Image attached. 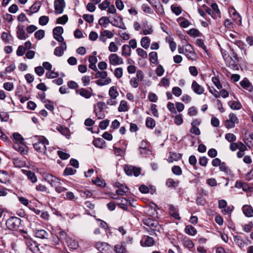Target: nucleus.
<instances>
[{
	"instance_id": "obj_22",
	"label": "nucleus",
	"mask_w": 253,
	"mask_h": 253,
	"mask_svg": "<svg viewBox=\"0 0 253 253\" xmlns=\"http://www.w3.org/2000/svg\"><path fill=\"white\" fill-rule=\"evenodd\" d=\"M182 242L183 246L191 250L194 247V245L192 241L186 237H184L182 239Z\"/></svg>"
},
{
	"instance_id": "obj_1",
	"label": "nucleus",
	"mask_w": 253,
	"mask_h": 253,
	"mask_svg": "<svg viewBox=\"0 0 253 253\" xmlns=\"http://www.w3.org/2000/svg\"><path fill=\"white\" fill-rule=\"evenodd\" d=\"M143 224L147 226L146 230L151 235H156V232H160L161 226L158 221L150 217H145L142 219Z\"/></svg>"
},
{
	"instance_id": "obj_13",
	"label": "nucleus",
	"mask_w": 253,
	"mask_h": 253,
	"mask_svg": "<svg viewBox=\"0 0 253 253\" xmlns=\"http://www.w3.org/2000/svg\"><path fill=\"white\" fill-rule=\"evenodd\" d=\"M191 88L195 93L199 95L203 94L205 91L204 88L199 84L195 81H193Z\"/></svg>"
},
{
	"instance_id": "obj_10",
	"label": "nucleus",
	"mask_w": 253,
	"mask_h": 253,
	"mask_svg": "<svg viewBox=\"0 0 253 253\" xmlns=\"http://www.w3.org/2000/svg\"><path fill=\"white\" fill-rule=\"evenodd\" d=\"M131 204L130 200L126 198H121L117 203L118 206L124 210H127L128 205Z\"/></svg>"
},
{
	"instance_id": "obj_5",
	"label": "nucleus",
	"mask_w": 253,
	"mask_h": 253,
	"mask_svg": "<svg viewBox=\"0 0 253 253\" xmlns=\"http://www.w3.org/2000/svg\"><path fill=\"white\" fill-rule=\"evenodd\" d=\"M238 123V119L234 113L229 115V119L225 122V126L227 128H232L235 127V124Z\"/></svg>"
},
{
	"instance_id": "obj_2",
	"label": "nucleus",
	"mask_w": 253,
	"mask_h": 253,
	"mask_svg": "<svg viewBox=\"0 0 253 253\" xmlns=\"http://www.w3.org/2000/svg\"><path fill=\"white\" fill-rule=\"evenodd\" d=\"M38 142L33 144L34 149L38 152L45 153L46 151V145H49L48 140L43 136H36Z\"/></svg>"
},
{
	"instance_id": "obj_53",
	"label": "nucleus",
	"mask_w": 253,
	"mask_h": 253,
	"mask_svg": "<svg viewBox=\"0 0 253 253\" xmlns=\"http://www.w3.org/2000/svg\"><path fill=\"white\" fill-rule=\"evenodd\" d=\"M171 10L176 15H179L182 12L181 8L180 6H176L174 5H171Z\"/></svg>"
},
{
	"instance_id": "obj_64",
	"label": "nucleus",
	"mask_w": 253,
	"mask_h": 253,
	"mask_svg": "<svg viewBox=\"0 0 253 253\" xmlns=\"http://www.w3.org/2000/svg\"><path fill=\"white\" fill-rule=\"evenodd\" d=\"M142 9L144 12L149 14H152L153 13V10L147 4H143L142 5Z\"/></svg>"
},
{
	"instance_id": "obj_44",
	"label": "nucleus",
	"mask_w": 253,
	"mask_h": 253,
	"mask_svg": "<svg viewBox=\"0 0 253 253\" xmlns=\"http://www.w3.org/2000/svg\"><path fill=\"white\" fill-rule=\"evenodd\" d=\"M127 110V103L125 100H122L118 108L119 112H125Z\"/></svg>"
},
{
	"instance_id": "obj_27",
	"label": "nucleus",
	"mask_w": 253,
	"mask_h": 253,
	"mask_svg": "<svg viewBox=\"0 0 253 253\" xmlns=\"http://www.w3.org/2000/svg\"><path fill=\"white\" fill-rule=\"evenodd\" d=\"M115 251L116 253H125L126 252V244L123 242L115 246Z\"/></svg>"
},
{
	"instance_id": "obj_12",
	"label": "nucleus",
	"mask_w": 253,
	"mask_h": 253,
	"mask_svg": "<svg viewBox=\"0 0 253 253\" xmlns=\"http://www.w3.org/2000/svg\"><path fill=\"white\" fill-rule=\"evenodd\" d=\"M89 89L90 90V91L87 90L86 89L84 88H81L80 89H77L76 90V93L77 94H80L82 97L88 99L91 97V92L92 91L91 88L90 87Z\"/></svg>"
},
{
	"instance_id": "obj_20",
	"label": "nucleus",
	"mask_w": 253,
	"mask_h": 253,
	"mask_svg": "<svg viewBox=\"0 0 253 253\" xmlns=\"http://www.w3.org/2000/svg\"><path fill=\"white\" fill-rule=\"evenodd\" d=\"M181 157L182 155L180 153L169 152V156L168 157V161L169 163H172L173 161L179 160Z\"/></svg>"
},
{
	"instance_id": "obj_9",
	"label": "nucleus",
	"mask_w": 253,
	"mask_h": 253,
	"mask_svg": "<svg viewBox=\"0 0 253 253\" xmlns=\"http://www.w3.org/2000/svg\"><path fill=\"white\" fill-rule=\"evenodd\" d=\"M45 179L51 186L55 187L58 184L60 183V179L52 174H46Z\"/></svg>"
},
{
	"instance_id": "obj_54",
	"label": "nucleus",
	"mask_w": 253,
	"mask_h": 253,
	"mask_svg": "<svg viewBox=\"0 0 253 253\" xmlns=\"http://www.w3.org/2000/svg\"><path fill=\"white\" fill-rule=\"evenodd\" d=\"M101 33L104 37H107L108 39L112 38L114 35L113 32L107 30H104L102 31L101 32Z\"/></svg>"
},
{
	"instance_id": "obj_63",
	"label": "nucleus",
	"mask_w": 253,
	"mask_h": 253,
	"mask_svg": "<svg viewBox=\"0 0 253 253\" xmlns=\"http://www.w3.org/2000/svg\"><path fill=\"white\" fill-rule=\"evenodd\" d=\"M230 106L233 110H239L241 107V104L239 102L234 101L230 105Z\"/></svg>"
},
{
	"instance_id": "obj_4",
	"label": "nucleus",
	"mask_w": 253,
	"mask_h": 253,
	"mask_svg": "<svg viewBox=\"0 0 253 253\" xmlns=\"http://www.w3.org/2000/svg\"><path fill=\"white\" fill-rule=\"evenodd\" d=\"M126 173L127 175L138 176L141 172V169L132 166H126L124 168Z\"/></svg>"
},
{
	"instance_id": "obj_40",
	"label": "nucleus",
	"mask_w": 253,
	"mask_h": 253,
	"mask_svg": "<svg viewBox=\"0 0 253 253\" xmlns=\"http://www.w3.org/2000/svg\"><path fill=\"white\" fill-rule=\"evenodd\" d=\"M111 82V79L110 78H106L105 80L103 79H99L96 81V83L97 85L100 86H103L109 84Z\"/></svg>"
},
{
	"instance_id": "obj_21",
	"label": "nucleus",
	"mask_w": 253,
	"mask_h": 253,
	"mask_svg": "<svg viewBox=\"0 0 253 253\" xmlns=\"http://www.w3.org/2000/svg\"><path fill=\"white\" fill-rule=\"evenodd\" d=\"M23 172L32 183H36L37 181V176L34 172L27 170H23Z\"/></svg>"
},
{
	"instance_id": "obj_48",
	"label": "nucleus",
	"mask_w": 253,
	"mask_h": 253,
	"mask_svg": "<svg viewBox=\"0 0 253 253\" xmlns=\"http://www.w3.org/2000/svg\"><path fill=\"white\" fill-rule=\"evenodd\" d=\"M68 20V18L67 15H64L61 17L58 18L56 20V23L57 24H65Z\"/></svg>"
},
{
	"instance_id": "obj_23",
	"label": "nucleus",
	"mask_w": 253,
	"mask_h": 253,
	"mask_svg": "<svg viewBox=\"0 0 253 253\" xmlns=\"http://www.w3.org/2000/svg\"><path fill=\"white\" fill-rule=\"evenodd\" d=\"M66 243L67 246L71 249L75 250L78 247V242L71 238L67 237L66 238Z\"/></svg>"
},
{
	"instance_id": "obj_32",
	"label": "nucleus",
	"mask_w": 253,
	"mask_h": 253,
	"mask_svg": "<svg viewBox=\"0 0 253 253\" xmlns=\"http://www.w3.org/2000/svg\"><path fill=\"white\" fill-rule=\"evenodd\" d=\"M109 95L112 99H116L119 95V92L117 90L115 86H112L110 88L109 91Z\"/></svg>"
},
{
	"instance_id": "obj_46",
	"label": "nucleus",
	"mask_w": 253,
	"mask_h": 253,
	"mask_svg": "<svg viewBox=\"0 0 253 253\" xmlns=\"http://www.w3.org/2000/svg\"><path fill=\"white\" fill-rule=\"evenodd\" d=\"M49 21V18L46 16H42L39 18V24L42 26L46 25Z\"/></svg>"
},
{
	"instance_id": "obj_17",
	"label": "nucleus",
	"mask_w": 253,
	"mask_h": 253,
	"mask_svg": "<svg viewBox=\"0 0 253 253\" xmlns=\"http://www.w3.org/2000/svg\"><path fill=\"white\" fill-rule=\"evenodd\" d=\"M149 2L155 8V11L157 14L162 16L165 15L164 8L160 2L158 4H155L156 2L154 3L150 0H149Z\"/></svg>"
},
{
	"instance_id": "obj_26",
	"label": "nucleus",
	"mask_w": 253,
	"mask_h": 253,
	"mask_svg": "<svg viewBox=\"0 0 253 253\" xmlns=\"http://www.w3.org/2000/svg\"><path fill=\"white\" fill-rule=\"evenodd\" d=\"M35 236L41 239H47L48 234L44 230H38L35 231Z\"/></svg>"
},
{
	"instance_id": "obj_47",
	"label": "nucleus",
	"mask_w": 253,
	"mask_h": 253,
	"mask_svg": "<svg viewBox=\"0 0 253 253\" xmlns=\"http://www.w3.org/2000/svg\"><path fill=\"white\" fill-rule=\"evenodd\" d=\"M13 138L16 141L17 143L21 144L24 141L23 137L19 133L15 132L13 134Z\"/></svg>"
},
{
	"instance_id": "obj_42",
	"label": "nucleus",
	"mask_w": 253,
	"mask_h": 253,
	"mask_svg": "<svg viewBox=\"0 0 253 253\" xmlns=\"http://www.w3.org/2000/svg\"><path fill=\"white\" fill-rule=\"evenodd\" d=\"M128 188L126 186H123V187H121L119 189H118L116 191V193L118 195L123 196L126 194L127 192Z\"/></svg>"
},
{
	"instance_id": "obj_28",
	"label": "nucleus",
	"mask_w": 253,
	"mask_h": 253,
	"mask_svg": "<svg viewBox=\"0 0 253 253\" xmlns=\"http://www.w3.org/2000/svg\"><path fill=\"white\" fill-rule=\"evenodd\" d=\"M179 181L178 180H174L172 178H169L166 181V185L169 188H176L178 186Z\"/></svg>"
},
{
	"instance_id": "obj_11",
	"label": "nucleus",
	"mask_w": 253,
	"mask_h": 253,
	"mask_svg": "<svg viewBox=\"0 0 253 253\" xmlns=\"http://www.w3.org/2000/svg\"><path fill=\"white\" fill-rule=\"evenodd\" d=\"M96 248L102 253H108L110 250V246L104 242H98L96 243Z\"/></svg>"
},
{
	"instance_id": "obj_14",
	"label": "nucleus",
	"mask_w": 253,
	"mask_h": 253,
	"mask_svg": "<svg viewBox=\"0 0 253 253\" xmlns=\"http://www.w3.org/2000/svg\"><path fill=\"white\" fill-rule=\"evenodd\" d=\"M240 84L243 88L249 91V92L253 91V86L247 78H244L242 81L240 82Z\"/></svg>"
},
{
	"instance_id": "obj_30",
	"label": "nucleus",
	"mask_w": 253,
	"mask_h": 253,
	"mask_svg": "<svg viewBox=\"0 0 253 253\" xmlns=\"http://www.w3.org/2000/svg\"><path fill=\"white\" fill-rule=\"evenodd\" d=\"M211 9L214 12V15H213V18L216 19L217 17H220L221 13L218 9V6L216 3H212L211 5Z\"/></svg>"
},
{
	"instance_id": "obj_29",
	"label": "nucleus",
	"mask_w": 253,
	"mask_h": 253,
	"mask_svg": "<svg viewBox=\"0 0 253 253\" xmlns=\"http://www.w3.org/2000/svg\"><path fill=\"white\" fill-rule=\"evenodd\" d=\"M13 148L19 152L22 155H25L28 153V151L25 149V146L20 145L18 143L14 144L13 145Z\"/></svg>"
},
{
	"instance_id": "obj_3",
	"label": "nucleus",
	"mask_w": 253,
	"mask_h": 253,
	"mask_svg": "<svg viewBox=\"0 0 253 253\" xmlns=\"http://www.w3.org/2000/svg\"><path fill=\"white\" fill-rule=\"evenodd\" d=\"M21 220L20 218L11 216L6 222L7 227L10 230L17 229L21 224Z\"/></svg>"
},
{
	"instance_id": "obj_18",
	"label": "nucleus",
	"mask_w": 253,
	"mask_h": 253,
	"mask_svg": "<svg viewBox=\"0 0 253 253\" xmlns=\"http://www.w3.org/2000/svg\"><path fill=\"white\" fill-rule=\"evenodd\" d=\"M233 240L234 243L240 248L245 247L247 244L246 241L240 236H234Z\"/></svg>"
},
{
	"instance_id": "obj_39",
	"label": "nucleus",
	"mask_w": 253,
	"mask_h": 253,
	"mask_svg": "<svg viewBox=\"0 0 253 253\" xmlns=\"http://www.w3.org/2000/svg\"><path fill=\"white\" fill-rule=\"evenodd\" d=\"M107 75L108 74L106 71H99L97 70L95 75V78L96 79L101 78L105 80L106 78H108L107 77Z\"/></svg>"
},
{
	"instance_id": "obj_57",
	"label": "nucleus",
	"mask_w": 253,
	"mask_h": 253,
	"mask_svg": "<svg viewBox=\"0 0 253 253\" xmlns=\"http://www.w3.org/2000/svg\"><path fill=\"white\" fill-rule=\"evenodd\" d=\"M187 34L191 36L199 37L200 33L197 29L192 28L188 31Z\"/></svg>"
},
{
	"instance_id": "obj_19",
	"label": "nucleus",
	"mask_w": 253,
	"mask_h": 253,
	"mask_svg": "<svg viewBox=\"0 0 253 253\" xmlns=\"http://www.w3.org/2000/svg\"><path fill=\"white\" fill-rule=\"evenodd\" d=\"M244 214L247 217L253 216V208L250 205H245L242 207Z\"/></svg>"
},
{
	"instance_id": "obj_59",
	"label": "nucleus",
	"mask_w": 253,
	"mask_h": 253,
	"mask_svg": "<svg viewBox=\"0 0 253 253\" xmlns=\"http://www.w3.org/2000/svg\"><path fill=\"white\" fill-rule=\"evenodd\" d=\"M41 7V3L39 2H35L30 8L34 13L38 12Z\"/></svg>"
},
{
	"instance_id": "obj_56",
	"label": "nucleus",
	"mask_w": 253,
	"mask_h": 253,
	"mask_svg": "<svg viewBox=\"0 0 253 253\" xmlns=\"http://www.w3.org/2000/svg\"><path fill=\"white\" fill-rule=\"evenodd\" d=\"M44 36V31L43 30H39L35 33V37L40 40L42 39Z\"/></svg>"
},
{
	"instance_id": "obj_51",
	"label": "nucleus",
	"mask_w": 253,
	"mask_h": 253,
	"mask_svg": "<svg viewBox=\"0 0 253 253\" xmlns=\"http://www.w3.org/2000/svg\"><path fill=\"white\" fill-rule=\"evenodd\" d=\"M63 33V29L62 27L58 26L53 30V36H60Z\"/></svg>"
},
{
	"instance_id": "obj_52",
	"label": "nucleus",
	"mask_w": 253,
	"mask_h": 253,
	"mask_svg": "<svg viewBox=\"0 0 253 253\" xmlns=\"http://www.w3.org/2000/svg\"><path fill=\"white\" fill-rule=\"evenodd\" d=\"M111 22H112L110 21L109 18L106 16L101 17L98 21L100 25H104V24H109Z\"/></svg>"
},
{
	"instance_id": "obj_58",
	"label": "nucleus",
	"mask_w": 253,
	"mask_h": 253,
	"mask_svg": "<svg viewBox=\"0 0 253 253\" xmlns=\"http://www.w3.org/2000/svg\"><path fill=\"white\" fill-rule=\"evenodd\" d=\"M229 48L230 50V54L235 60L234 62H238L239 61V58L236 52V49L231 46H230Z\"/></svg>"
},
{
	"instance_id": "obj_61",
	"label": "nucleus",
	"mask_w": 253,
	"mask_h": 253,
	"mask_svg": "<svg viewBox=\"0 0 253 253\" xmlns=\"http://www.w3.org/2000/svg\"><path fill=\"white\" fill-rule=\"evenodd\" d=\"M84 19L89 23L93 22L94 17L93 15L84 14L83 16Z\"/></svg>"
},
{
	"instance_id": "obj_38",
	"label": "nucleus",
	"mask_w": 253,
	"mask_h": 253,
	"mask_svg": "<svg viewBox=\"0 0 253 253\" xmlns=\"http://www.w3.org/2000/svg\"><path fill=\"white\" fill-rule=\"evenodd\" d=\"M144 244L146 246L150 247L154 245V240L152 237L148 236L144 237Z\"/></svg>"
},
{
	"instance_id": "obj_35",
	"label": "nucleus",
	"mask_w": 253,
	"mask_h": 253,
	"mask_svg": "<svg viewBox=\"0 0 253 253\" xmlns=\"http://www.w3.org/2000/svg\"><path fill=\"white\" fill-rule=\"evenodd\" d=\"M105 142L101 138L95 139L93 141V144L96 147L102 148Z\"/></svg>"
},
{
	"instance_id": "obj_45",
	"label": "nucleus",
	"mask_w": 253,
	"mask_h": 253,
	"mask_svg": "<svg viewBox=\"0 0 253 253\" xmlns=\"http://www.w3.org/2000/svg\"><path fill=\"white\" fill-rule=\"evenodd\" d=\"M123 74V69L121 67H118L115 69L114 74L117 79L121 78Z\"/></svg>"
},
{
	"instance_id": "obj_16",
	"label": "nucleus",
	"mask_w": 253,
	"mask_h": 253,
	"mask_svg": "<svg viewBox=\"0 0 253 253\" xmlns=\"http://www.w3.org/2000/svg\"><path fill=\"white\" fill-rule=\"evenodd\" d=\"M17 37L20 40H25L28 37L23 29V26L18 25L17 27Z\"/></svg>"
},
{
	"instance_id": "obj_24",
	"label": "nucleus",
	"mask_w": 253,
	"mask_h": 253,
	"mask_svg": "<svg viewBox=\"0 0 253 253\" xmlns=\"http://www.w3.org/2000/svg\"><path fill=\"white\" fill-rule=\"evenodd\" d=\"M56 129L67 138L69 139L70 138V131L68 128L59 126H57Z\"/></svg>"
},
{
	"instance_id": "obj_34",
	"label": "nucleus",
	"mask_w": 253,
	"mask_h": 253,
	"mask_svg": "<svg viewBox=\"0 0 253 253\" xmlns=\"http://www.w3.org/2000/svg\"><path fill=\"white\" fill-rule=\"evenodd\" d=\"M150 41L148 37H143L140 41L141 45L145 49H147L150 45Z\"/></svg>"
},
{
	"instance_id": "obj_43",
	"label": "nucleus",
	"mask_w": 253,
	"mask_h": 253,
	"mask_svg": "<svg viewBox=\"0 0 253 253\" xmlns=\"http://www.w3.org/2000/svg\"><path fill=\"white\" fill-rule=\"evenodd\" d=\"M157 207V205L155 204L154 203H152L150 204L148 212L150 215H155L157 213V210L156 208Z\"/></svg>"
},
{
	"instance_id": "obj_49",
	"label": "nucleus",
	"mask_w": 253,
	"mask_h": 253,
	"mask_svg": "<svg viewBox=\"0 0 253 253\" xmlns=\"http://www.w3.org/2000/svg\"><path fill=\"white\" fill-rule=\"evenodd\" d=\"M225 138L229 142H233L236 140V136L234 134L230 133L226 134Z\"/></svg>"
},
{
	"instance_id": "obj_37",
	"label": "nucleus",
	"mask_w": 253,
	"mask_h": 253,
	"mask_svg": "<svg viewBox=\"0 0 253 253\" xmlns=\"http://www.w3.org/2000/svg\"><path fill=\"white\" fill-rule=\"evenodd\" d=\"M156 125L155 121L151 117H148L146 120V126L147 127L153 128Z\"/></svg>"
},
{
	"instance_id": "obj_50",
	"label": "nucleus",
	"mask_w": 253,
	"mask_h": 253,
	"mask_svg": "<svg viewBox=\"0 0 253 253\" xmlns=\"http://www.w3.org/2000/svg\"><path fill=\"white\" fill-rule=\"evenodd\" d=\"M172 172L176 175H180L182 174V169L181 168L178 166H174L171 168Z\"/></svg>"
},
{
	"instance_id": "obj_55",
	"label": "nucleus",
	"mask_w": 253,
	"mask_h": 253,
	"mask_svg": "<svg viewBox=\"0 0 253 253\" xmlns=\"http://www.w3.org/2000/svg\"><path fill=\"white\" fill-rule=\"evenodd\" d=\"M114 149V153L116 156H122L125 153V150L121 148H118L116 147L113 146Z\"/></svg>"
},
{
	"instance_id": "obj_36",
	"label": "nucleus",
	"mask_w": 253,
	"mask_h": 253,
	"mask_svg": "<svg viewBox=\"0 0 253 253\" xmlns=\"http://www.w3.org/2000/svg\"><path fill=\"white\" fill-rule=\"evenodd\" d=\"M150 61L153 64H157L158 62V54L156 52L152 51L149 54Z\"/></svg>"
},
{
	"instance_id": "obj_33",
	"label": "nucleus",
	"mask_w": 253,
	"mask_h": 253,
	"mask_svg": "<svg viewBox=\"0 0 253 253\" xmlns=\"http://www.w3.org/2000/svg\"><path fill=\"white\" fill-rule=\"evenodd\" d=\"M131 49L129 45L127 44H124L122 47V55L125 56L126 57L129 56L131 54Z\"/></svg>"
},
{
	"instance_id": "obj_31",
	"label": "nucleus",
	"mask_w": 253,
	"mask_h": 253,
	"mask_svg": "<svg viewBox=\"0 0 253 253\" xmlns=\"http://www.w3.org/2000/svg\"><path fill=\"white\" fill-rule=\"evenodd\" d=\"M185 232L191 236H194L197 233L196 229L190 225H187L185 227Z\"/></svg>"
},
{
	"instance_id": "obj_8",
	"label": "nucleus",
	"mask_w": 253,
	"mask_h": 253,
	"mask_svg": "<svg viewBox=\"0 0 253 253\" xmlns=\"http://www.w3.org/2000/svg\"><path fill=\"white\" fill-rule=\"evenodd\" d=\"M55 13L56 14H61L64 11L65 6L64 0H55L54 2Z\"/></svg>"
},
{
	"instance_id": "obj_62",
	"label": "nucleus",
	"mask_w": 253,
	"mask_h": 253,
	"mask_svg": "<svg viewBox=\"0 0 253 253\" xmlns=\"http://www.w3.org/2000/svg\"><path fill=\"white\" fill-rule=\"evenodd\" d=\"M108 49L110 52H116L118 50V47L114 42H111L108 47Z\"/></svg>"
},
{
	"instance_id": "obj_25",
	"label": "nucleus",
	"mask_w": 253,
	"mask_h": 253,
	"mask_svg": "<svg viewBox=\"0 0 253 253\" xmlns=\"http://www.w3.org/2000/svg\"><path fill=\"white\" fill-rule=\"evenodd\" d=\"M169 213L171 216L176 219L179 220L180 219V217L179 216L177 211L175 207L172 205H169Z\"/></svg>"
},
{
	"instance_id": "obj_7",
	"label": "nucleus",
	"mask_w": 253,
	"mask_h": 253,
	"mask_svg": "<svg viewBox=\"0 0 253 253\" xmlns=\"http://www.w3.org/2000/svg\"><path fill=\"white\" fill-rule=\"evenodd\" d=\"M109 63L114 66L123 64V59L116 53H112L109 56Z\"/></svg>"
},
{
	"instance_id": "obj_60",
	"label": "nucleus",
	"mask_w": 253,
	"mask_h": 253,
	"mask_svg": "<svg viewBox=\"0 0 253 253\" xmlns=\"http://www.w3.org/2000/svg\"><path fill=\"white\" fill-rule=\"evenodd\" d=\"M76 172V170L70 167H67L64 171V175H73Z\"/></svg>"
},
{
	"instance_id": "obj_15",
	"label": "nucleus",
	"mask_w": 253,
	"mask_h": 253,
	"mask_svg": "<svg viewBox=\"0 0 253 253\" xmlns=\"http://www.w3.org/2000/svg\"><path fill=\"white\" fill-rule=\"evenodd\" d=\"M67 49V45L65 42H63L61 43V45L56 47L54 51V54L57 56H61L64 53V51Z\"/></svg>"
},
{
	"instance_id": "obj_41",
	"label": "nucleus",
	"mask_w": 253,
	"mask_h": 253,
	"mask_svg": "<svg viewBox=\"0 0 253 253\" xmlns=\"http://www.w3.org/2000/svg\"><path fill=\"white\" fill-rule=\"evenodd\" d=\"M13 163L15 167L18 168H22L25 166V162L18 158H14L13 161Z\"/></svg>"
},
{
	"instance_id": "obj_6",
	"label": "nucleus",
	"mask_w": 253,
	"mask_h": 253,
	"mask_svg": "<svg viewBox=\"0 0 253 253\" xmlns=\"http://www.w3.org/2000/svg\"><path fill=\"white\" fill-rule=\"evenodd\" d=\"M184 54L189 60L193 61L196 59L197 55L195 52L193 47L190 44L185 45Z\"/></svg>"
}]
</instances>
